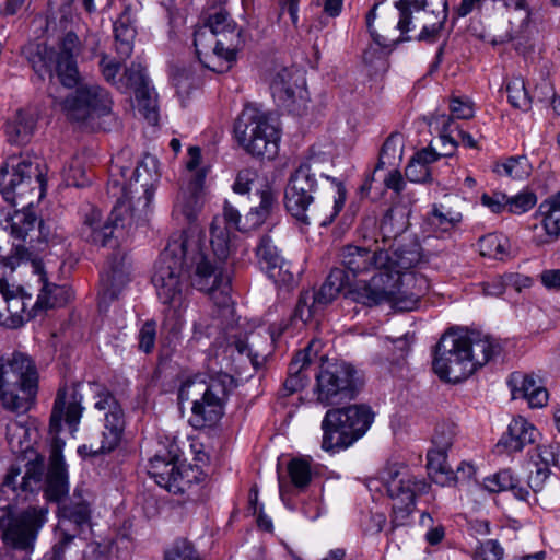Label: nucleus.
Wrapping results in <instances>:
<instances>
[{"instance_id":"1","label":"nucleus","mask_w":560,"mask_h":560,"mask_svg":"<svg viewBox=\"0 0 560 560\" xmlns=\"http://www.w3.org/2000/svg\"><path fill=\"white\" fill-rule=\"evenodd\" d=\"M211 295L217 306L213 324L219 330L225 329L233 317L229 295L230 270L215 265L206 253L200 234L182 232L173 235L161 253L152 276L163 311L161 346L174 349L179 342L185 326L184 313L188 307L189 285Z\"/></svg>"},{"instance_id":"2","label":"nucleus","mask_w":560,"mask_h":560,"mask_svg":"<svg viewBox=\"0 0 560 560\" xmlns=\"http://www.w3.org/2000/svg\"><path fill=\"white\" fill-rule=\"evenodd\" d=\"M131 152L124 149L110 162L108 192L118 197L108 218L103 221L100 210L92 208L85 213L81 236L86 242L114 247L120 231L133 222L143 220L151 210L159 175L156 161L147 156L135 168Z\"/></svg>"},{"instance_id":"3","label":"nucleus","mask_w":560,"mask_h":560,"mask_svg":"<svg viewBox=\"0 0 560 560\" xmlns=\"http://www.w3.org/2000/svg\"><path fill=\"white\" fill-rule=\"evenodd\" d=\"M363 243L345 245L339 254L346 275L353 278L371 275L369 281H361L349 290L351 299L366 306L388 303L397 311L409 312L418 307L420 299L429 290V281L407 276L405 285L412 284L413 291L404 298L395 295V284L387 278L385 282V247L377 237L369 238L362 234Z\"/></svg>"},{"instance_id":"4","label":"nucleus","mask_w":560,"mask_h":560,"mask_svg":"<svg viewBox=\"0 0 560 560\" xmlns=\"http://www.w3.org/2000/svg\"><path fill=\"white\" fill-rule=\"evenodd\" d=\"M35 180L40 189L44 188L45 178L40 170V159L30 152L9 155L0 167V194L5 202L12 207L22 206L5 220L4 231L15 240L42 242L43 221L38 220L32 201L26 199L33 192L32 182Z\"/></svg>"},{"instance_id":"5","label":"nucleus","mask_w":560,"mask_h":560,"mask_svg":"<svg viewBox=\"0 0 560 560\" xmlns=\"http://www.w3.org/2000/svg\"><path fill=\"white\" fill-rule=\"evenodd\" d=\"M500 353L491 337L477 331H446L434 351L433 370L441 380L458 383Z\"/></svg>"},{"instance_id":"6","label":"nucleus","mask_w":560,"mask_h":560,"mask_svg":"<svg viewBox=\"0 0 560 560\" xmlns=\"http://www.w3.org/2000/svg\"><path fill=\"white\" fill-rule=\"evenodd\" d=\"M81 51L82 43L71 31L59 39L57 51L39 42H30L22 48V55L38 77H52L55 73L60 83L69 89L77 86L80 81L77 58Z\"/></svg>"},{"instance_id":"7","label":"nucleus","mask_w":560,"mask_h":560,"mask_svg":"<svg viewBox=\"0 0 560 560\" xmlns=\"http://www.w3.org/2000/svg\"><path fill=\"white\" fill-rule=\"evenodd\" d=\"M235 383L232 375L219 372L208 382L188 380L179 388L178 399L191 401L189 423L196 429L214 425L224 413V406Z\"/></svg>"},{"instance_id":"8","label":"nucleus","mask_w":560,"mask_h":560,"mask_svg":"<svg viewBox=\"0 0 560 560\" xmlns=\"http://www.w3.org/2000/svg\"><path fill=\"white\" fill-rule=\"evenodd\" d=\"M37 390V372L32 359L13 352L0 357V400L11 411L30 409Z\"/></svg>"},{"instance_id":"9","label":"nucleus","mask_w":560,"mask_h":560,"mask_svg":"<svg viewBox=\"0 0 560 560\" xmlns=\"http://www.w3.org/2000/svg\"><path fill=\"white\" fill-rule=\"evenodd\" d=\"M374 421V413L366 405H350L329 409L323 421L322 448L338 452L361 439Z\"/></svg>"},{"instance_id":"10","label":"nucleus","mask_w":560,"mask_h":560,"mask_svg":"<svg viewBox=\"0 0 560 560\" xmlns=\"http://www.w3.org/2000/svg\"><path fill=\"white\" fill-rule=\"evenodd\" d=\"M240 145L250 155L273 159L279 150L280 131L270 116L255 107L246 106L235 124Z\"/></svg>"},{"instance_id":"11","label":"nucleus","mask_w":560,"mask_h":560,"mask_svg":"<svg viewBox=\"0 0 560 560\" xmlns=\"http://www.w3.org/2000/svg\"><path fill=\"white\" fill-rule=\"evenodd\" d=\"M65 442L55 436L50 445V462L49 468L44 476V457L37 456L35 460L27 464L25 475L22 478L21 488L23 491H38L44 490L45 498L51 502H60V500L68 493V475L62 457V450Z\"/></svg>"},{"instance_id":"12","label":"nucleus","mask_w":560,"mask_h":560,"mask_svg":"<svg viewBox=\"0 0 560 560\" xmlns=\"http://www.w3.org/2000/svg\"><path fill=\"white\" fill-rule=\"evenodd\" d=\"M332 196L329 200L320 205V208H313V192L306 191L300 187L287 185L284 191V206L287 211L296 220L304 224H310L312 220L318 221L320 225L330 224L342 210L346 201V188L343 184L336 178L331 179Z\"/></svg>"},{"instance_id":"13","label":"nucleus","mask_w":560,"mask_h":560,"mask_svg":"<svg viewBox=\"0 0 560 560\" xmlns=\"http://www.w3.org/2000/svg\"><path fill=\"white\" fill-rule=\"evenodd\" d=\"M382 480L392 504V524L402 526L408 522L415 509L418 494L428 490V483L418 479L406 466L393 465L382 472Z\"/></svg>"},{"instance_id":"14","label":"nucleus","mask_w":560,"mask_h":560,"mask_svg":"<svg viewBox=\"0 0 560 560\" xmlns=\"http://www.w3.org/2000/svg\"><path fill=\"white\" fill-rule=\"evenodd\" d=\"M47 508L30 506L20 513L11 508L1 510L0 537L10 547L21 550L33 548L38 533L47 522Z\"/></svg>"},{"instance_id":"15","label":"nucleus","mask_w":560,"mask_h":560,"mask_svg":"<svg viewBox=\"0 0 560 560\" xmlns=\"http://www.w3.org/2000/svg\"><path fill=\"white\" fill-rule=\"evenodd\" d=\"M11 254L4 258V266L14 271L16 267H23L37 276V281L42 283V289L36 302L30 310L32 317L38 310H48L66 305L72 299V290L68 285H57L47 282L40 261L31 259V253L23 245H13Z\"/></svg>"},{"instance_id":"16","label":"nucleus","mask_w":560,"mask_h":560,"mask_svg":"<svg viewBox=\"0 0 560 560\" xmlns=\"http://www.w3.org/2000/svg\"><path fill=\"white\" fill-rule=\"evenodd\" d=\"M420 10L417 0H399L388 3L387 1L377 3L366 15V26L374 42L380 46H387V38L378 31L389 32L399 30L404 40H410L411 36H405L411 27L412 10Z\"/></svg>"},{"instance_id":"17","label":"nucleus","mask_w":560,"mask_h":560,"mask_svg":"<svg viewBox=\"0 0 560 560\" xmlns=\"http://www.w3.org/2000/svg\"><path fill=\"white\" fill-rule=\"evenodd\" d=\"M385 258L388 260L384 265L385 282L387 278L395 284V295L404 298L413 291V285H405L407 276H412L417 280L425 277L412 271L422 264V253L420 244L410 240L409 242H396L385 247Z\"/></svg>"},{"instance_id":"18","label":"nucleus","mask_w":560,"mask_h":560,"mask_svg":"<svg viewBox=\"0 0 560 560\" xmlns=\"http://www.w3.org/2000/svg\"><path fill=\"white\" fill-rule=\"evenodd\" d=\"M354 369L345 362L322 366L316 375V399L324 406L338 405L354 397Z\"/></svg>"},{"instance_id":"19","label":"nucleus","mask_w":560,"mask_h":560,"mask_svg":"<svg viewBox=\"0 0 560 560\" xmlns=\"http://www.w3.org/2000/svg\"><path fill=\"white\" fill-rule=\"evenodd\" d=\"M94 387L96 388L94 408L104 413V430L101 445L95 448L90 445L89 454L91 455L115 450L121 441L126 424L124 410L115 396L98 385H94Z\"/></svg>"},{"instance_id":"20","label":"nucleus","mask_w":560,"mask_h":560,"mask_svg":"<svg viewBox=\"0 0 560 560\" xmlns=\"http://www.w3.org/2000/svg\"><path fill=\"white\" fill-rule=\"evenodd\" d=\"M68 117L84 120L92 116H105L110 113L113 101L108 92L97 84H80L75 92L60 103Z\"/></svg>"},{"instance_id":"21","label":"nucleus","mask_w":560,"mask_h":560,"mask_svg":"<svg viewBox=\"0 0 560 560\" xmlns=\"http://www.w3.org/2000/svg\"><path fill=\"white\" fill-rule=\"evenodd\" d=\"M191 468L179 467L177 464V454L175 451L158 452L149 460L148 474L154 481L168 492L174 494L183 493L190 487L191 480L188 475Z\"/></svg>"},{"instance_id":"22","label":"nucleus","mask_w":560,"mask_h":560,"mask_svg":"<svg viewBox=\"0 0 560 560\" xmlns=\"http://www.w3.org/2000/svg\"><path fill=\"white\" fill-rule=\"evenodd\" d=\"M242 226H244V221H242L238 210L230 202L225 201L223 218H215L210 229V245L213 254L212 261L215 265H222L229 270L228 259L232 253L230 229L245 232Z\"/></svg>"},{"instance_id":"23","label":"nucleus","mask_w":560,"mask_h":560,"mask_svg":"<svg viewBox=\"0 0 560 560\" xmlns=\"http://www.w3.org/2000/svg\"><path fill=\"white\" fill-rule=\"evenodd\" d=\"M91 509L86 501L81 498L79 491H74L73 499L60 508L59 530L62 537L59 544L55 545L56 556L63 552L66 546L79 535L84 527L90 525Z\"/></svg>"},{"instance_id":"24","label":"nucleus","mask_w":560,"mask_h":560,"mask_svg":"<svg viewBox=\"0 0 560 560\" xmlns=\"http://www.w3.org/2000/svg\"><path fill=\"white\" fill-rule=\"evenodd\" d=\"M269 89L279 106L294 110L299 100L303 98L305 79L294 68H275L269 74Z\"/></svg>"},{"instance_id":"25","label":"nucleus","mask_w":560,"mask_h":560,"mask_svg":"<svg viewBox=\"0 0 560 560\" xmlns=\"http://www.w3.org/2000/svg\"><path fill=\"white\" fill-rule=\"evenodd\" d=\"M130 265L125 254L116 252L108 258L101 272L100 307H107L110 302L118 299L130 280Z\"/></svg>"},{"instance_id":"26","label":"nucleus","mask_w":560,"mask_h":560,"mask_svg":"<svg viewBox=\"0 0 560 560\" xmlns=\"http://www.w3.org/2000/svg\"><path fill=\"white\" fill-rule=\"evenodd\" d=\"M218 37L205 25L198 26L194 32V46L198 60L209 70L214 72L228 71L235 61L234 55H228L222 47L217 44Z\"/></svg>"},{"instance_id":"27","label":"nucleus","mask_w":560,"mask_h":560,"mask_svg":"<svg viewBox=\"0 0 560 560\" xmlns=\"http://www.w3.org/2000/svg\"><path fill=\"white\" fill-rule=\"evenodd\" d=\"M83 412L82 395L77 386L62 387L58 390L54 409L50 417L49 430L51 433H58L61 428V421L72 431H77Z\"/></svg>"},{"instance_id":"28","label":"nucleus","mask_w":560,"mask_h":560,"mask_svg":"<svg viewBox=\"0 0 560 560\" xmlns=\"http://www.w3.org/2000/svg\"><path fill=\"white\" fill-rule=\"evenodd\" d=\"M256 257L260 268L276 283L290 284L293 282L294 275L290 271V265L283 259L269 235H262L259 238Z\"/></svg>"},{"instance_id":"29","label":"nucleus","mask_w":560,"mask_h":560,"mask_svg":"<svg viewBox=\"0 0 560 560\" xmlns=\"http://www.w3.org/2000/svg\"><path fill=\"white\" fill-rule=\"evenodd\" d=\"M348 283L349 279L345 270L339 268L332 269L320 289L314 294L311 307L307 306L305 298L300 299L294 317H299L303 323H306L312 316V308L332 302Z\"/></svg>"},{"instance_id":"30","label":"nucleus","mask_w":560,"mask_h":560,"mask_svg":"<svg viewBox=\"0 0 560 560\" xmlns=\"http://www.w3.org/2000/svg\"><path fill=\"white\" fill-rule=\"evenodd\" d=\"M276 339L273 329L262 336L259 331L248 334L245 339H236L230 348L235 350L242 360L247 359L255 370L264 365L267 357L271 352L272 342Z\"/></svg>"},{"instance_id":"31","label":"nucleus","mask_w":560,"mask_h":560,"mask_svg":"<svg viewBox=\"0 0 560 560\" xmlns=\"http://www.w3.org/2000/svg\"><path fill=\"white\" fill-rule=\"evenodd\" d=\"M203 25L218 37L217 44L220 49L223 47L230 56L236 54L243 43L241 30L225 10L220 9L210 14Z\"/></svg>"},{"instance_id":"32","label":"nucleus","mask_w":560,"mask_h":560,"mask_svg":"<svg viewBox=\"0 0 560 560\" xmlns=\"http://www.w3.org/2000/svg\"><path fill=\"white\" fill-rule=\"evenodd\" d=\"M206 175L196 173L188 178L186 186H183L174 203V215H183L187 221H192L202 208V189Z\"/></svg>"},{"instance_id":"33","label":"nucleus","mask_w":560,"mask_h":560,"mask_svg":"<svg viewBox=\"0 0 560 560\" xmlns=\"http://www.w3.org/2000/svg\"><path fill=\"white\" fill-rule=\"evenodd\" d=\"M320 348V340L313 339L303 351L298 352L292 359L282 388L283 395H291L305 387L308 382L306 370L312 362V357H315Z\"/></svg>"},{"instance_id":"34","label":"nucleus","mask_w":560,"mask_h":560,"mask_svg":"<svg viewBox=\"0 0 560 560\" xmlns=\"http://www.w3.org/2000/svg\"><path fill=\"white\" fill-rule=\"evenodd\" d=\"M509 383L513 399H525L530 408H542L547 405L549 394L540 378L533 374L513 373Z\"/></svg>"},{"instance_id":"35","label":"nucleus","mask_w":560,"mask_h":560,"mask_svg":"<svg viewBox=\"0 0 560 560\" xmlns=\"http://www.w3.org/2000/svg\"><path fill=\"white\" fill-rule=\"evenodd\" d=\"M463 221L460 211L453 210L444 203H433L425 214L423 229L435 237L450 235Z\"/></svg>"},{"instance_id":"36","label":"nucleus","mask_w":560,"mask_h":560,"mask_svg":"<svg viewBox=\"0 0 560 560\" xmlns=\"http://www.w3.org/2000/svg\"><path fill=\"white\" fill-rule=\"evenodd\" d=\"M539 435L533 423L518 416L511 421L506 433L502 435L497 446H502L510 453L520 452L526 445L535 443Z\"/></svg>"},{"instance_id":"37","label":"nucleus","mask_w":560,"mask_h":560,"mask_svg":"<svg viewBox=\"0 0 560 560\" xmlns=\"http://www.w3.org/2000/svg\"><path fill=\"white\" fill-rule=\"evenodd\" d=\"M36 118L33 113L19 109L7 120L4 132L8 141L13 144H26L35 130Z\"/></svg>"},{"instance_id":"38","label":"nucleus","mask_w":560,"mask_h":560,"mask_svg":"<svg viewBox=\"0 0 560 560\" xmlns=\"http://www.w3.org/2000/svg\"><path fill=\"white\" fill-rule=\"evenodd\" d=\"M259 205L253 207L244 219V231H252L262 225L277 208V199L272 188L266 184L258 191Z\"/></svg>"},{"instance_id":"39","label":"nucleus","mask_w":560,"mask_h":560,"mask_svg":"<svg viewBox=\"0 0 560 560\" xmlns=\"http://www.w3.org/2000/svg\"><path fill=\"white\" fill-rule=\"evenodd\" d=\"M421 5L425 15H433L436 21L425 23L418 34L419 40L432 42L436 38L447 19L446 0H421Z\"/></svg>"},{"instance_id":"40","label":"nucleus","mask_w":560,"mask_h":560,"mask_svg":"<svg viewBox=\"0 0 560 560\" xmlns=\"http://www.w3.org/2000/svg\"><path fill=\"white\" fill-rule=\"evenodd\" d=\"M438 159V152L431 148L417 152L405 168L406 178L412 183H427L431 180L430 164Z\"/></svg>"},{"instance_id":"41","label":"nucleus","mask_w":560,"mask_h":560,"mask_svg":"<svg viewBox=\"0 0 560 560\" xmlns=\"http://www.w3.org/2000/svg\"><path fill=\"white\" fill-rule=\"evenodd\" d=\"M483 488L491 492L512 491L518 500H527L529 491L518 486V481L514 478L510 469H503L499 472L483 479Z\"/></svg>"},{"instance_id":"42","label":"nucleus","mask_w":560,"mask_h":560,"mask_svg":"<svg viewBox=\"0 0 560 560\" xmlns=\"http://www.w3.org/2000/svg\"><path fill=\"white\" fill-rule=\"evenodd\" d=\"M430 126L439 131V140L444 148L443 152L438 153L439 158L441 155H452L458 145V137L456 135V129H458L457 124H455L450 115L436 114L432 117Z\"/></svg>"},{"instance_id":"43","label":"nucleus","mask_w":560,"mask_h":560,"mask_svg":"<svg viewBox=\"0 0 560 560\" xmlns=\"http://www.w3.org/2000/svg\"><path fill=\"white\" fill-rule=\"evenodd\" d=\"M33 435H36V430L26 421L11 420L7 424V441L14 454L27 452L32 447Z\"/></svg>"},{"instance_id":"44","label":"nucleus","mask_w":560,"mask_h":560,"mask_svg":"<svg viewBox=\"0 0 560 560\" xmlns=\"http://www.w3.org/2000/svg\"><path fill=\"white\" fill-rule=\"evenodd\" d=\"M427 469L435 483L446 486L454 480V471L447 465L445 451L433 447L429 450L427 454Z\"/></svg>"},{"instance_id":"45","label":"nucleus","mask_w":560,"mask_h":560,"mask_svg":"<svg viewBox=\"0 0 560 560\" xmlns=\"http://www.w3.org/2000/svg\"><path fill=\"white\" fill-rule=\"evenodd\" d=\"M538 215L546 233L556 238L560 234V190L539 205Z\"/></svg>"},{"instance_id":"46","label":"nucleus","mask_w":560,"mask_h":560,"mask_svg":"<svg viewBox=\"0 0 560 560\" xmlns=\"http://www.w3.org/2000/svg\"><path fill=\"white\" fill-rule=\"evenodd\" d=\"M406 229V220L402 213H398L389 209L384 214L380 224V241L381 246L387 247L393 243L398 242L397 236L400 235Z\"/></svg>"},{"instance_id":"47","label":"nucleus","mask_w":560,"mask_h":560,"mask_svg":"<svg viewBox=\"0 0 560 560\" xmlns=\"http://www.w3.org/2000/svg\"><path fill=\"white\" fill-rule=\"evenodd\" d=\"M402 149H404V139L400 133H392L385 142L383 143L378 162L375 166L374 173L383 170L386 165H394L397 161H400L402 158ZM374 179V175H372L371 180Z\"/></svg>"},{"instance_id":"48","label":"nucleus","mask_w":560,"mask_h":560,"mask_svg":"<svg viewBox=\"0 0 560 560\" xmlns=\"http://www.w3.org/2000/svg\"><path fill=\"white\" fill-rule=\"evenodd\" d=\"M114 34L117 54L124 59L130 57L133 50L136 30L129 24L125 15H121L114 23Z\"/></svg>"},{"instance_id":"49","label":"nucleus","mask_w":560,"mask_h":560,"mask_svg":"<svg viewBox=\"0 0 560 560\" xmlns=\"http://www.w3.org/2000/svg\"><path fill=\"white\" fill-rule=\"evenodd\" d=\"M135 94L136 106L139 113L151 124L159 119L156 93L150 85L140 88Z\"/></svg>"},{"instance_id":"50","label":"nucleus","mask_w":560,"mask_h":560,"mask_svg":"<svg viewBox=\"0 0 560 560\" xmlns=\"http://www.w3.org/2000/svg\"><path fill=\"white\" fill-rule=\"evenodd\" d=\"M149 85L150 81L142 65L139 62H132L119 79L117 89L122 93H129L131 91L136 93L140 88H147Z\"/></svg>"},{"instance_id":"51","label":"nucleus","mask_w":560,"mask_h":560,"mask_svg":"<svg viewBox=\"0 0 560 560\" xmlns=\"http://www.w3.org/2000/svg\"><path fill=\"white\" fill-rule=\"evenodd\" d=\"M287 471L291 483L299 489H305L312 479L310 462L305 458L295 457L289 460Z\"/></svg>"},{"instance_id":"52","label":"nucleus","mask_w":560,"mask_h":560,"mask_svg":"<svg viewBox=\"0 0 560 560\" xmlns=\"http://www.w3.org/2000/svg\"><path fill=\"white\" fill-rule=\"evenodd\" d=\"M495 172L512 179H524L530 174V166L525 156H511L497 165Z\"/></svg>"},{"instance_id":"53","label":"nucleus","mask_w":560,"mask_h":560,"mask_svg":"<svg viewBox=\"0 0 560 560\" xmlns=\"http://www.w3.org/2000/svg\"><path fill=\"white\" fill-rule=\"evenodd\" d=\"M508 98L510 104L522 110L530 107V97L526 91L523 78H512L506 85Z\"/></svg>"},{"instance_id":"54","label":"nucleus","mask_w":560,"mask_h":560,"mask_svg":"<svg viewBox=\"0 0 560 560\" xmlns=\"http://www.w3.org/2000/svg\"><path fill=\"white\" fill-rule=\"evenodd\" d=\"M506 240L495 233L482 236L479 240L480 254L485 257L502 259L506 253Z\"/></svg>"},{"instance_id":"55","label":"nucleus","mask_w":560,"mask_h":560,"mask_svg":"<svg viewBox=\"0 0 560 560\" xmlns=\"http://www.w3.org/2000/svg\"><path fill=\"white\" fill-rule=\"evenodd\" d=\"M292 187H300L306 191L314 192L317 186L315 174L311 170L307 162L300 164V166L292 173L288 182Z\"/></svg>"},{"instance_id":"56","label":"nucleus","mask_w":560,"mask_h":560,"mask_svg":"<svg viewBox=\"0 0 560 560\" xmlns=\"http://www.w3.org/2000/svg\"><path fill=\"white\" fill-rule=\"evenodd\" d=\"M63 179L68 186L83 187L89 183L85 170L79 158H73L63 168Z\"/></svg>"},{"instance_id":"57","label":"nucleus","mask_w":560,"mask_h":560,"mask_svg":"<svg viewBox=\"0 0 560 560\" xmlns=\"http://www.w3.org/2000/svg\"><path fill=\"white\" fill-rule=\"evenodd\" d=\"M258 174L253 168H244L237 173L236 179L233 184V190L236 194H247L254 187L257 188V192L262 188V185L258 187Z\"/></svg>"},{"instance_id":"58","label":"nucleus","mask_w":560,"mask_h":560,"mask_svg":"<svg viewBox=\"0 0 560 560\" xmlns=\"http://www.w3.org/2000/svg\"><path fill=\"white\" fill-rule=\"evenodd\" d=\"M156 342V322L153 319L144 322L138 332V347L144 353H151Z\"/></svg>"},{"instance_id":"59","label":"nucleus","mask_w":560,"mask_h":560,"mask_svg":"<svg viewBox=\"0 0 560 560\" xmlns=\"http://www.w3.org/2000/svg\"><path fill=\"white\" fill-rule=\"evenodd\" d=\"M165 560H201L191 544L186 540H178L166 550Z\"/></svg>"},{"instance_id":"60","label":"nucleus","mask_w":560,"mask_h":560,"mask_svg":"<svg viewBox=\"0 0 560 560\" xmlns=\"http://www.w3.org/2000/svg\"><path fill=\"white\" fill-rule=\"evenodd\" d=\"M504 549L494 539H488L481 542L474 551V560H501Z\"/></svg>"},{"instance_id":"61","label":"nucleus","mask_w":560,"mask_h":560,"mask_svg":"<svg viewBox=\"0 0 560 560\" xmlns=\"http://www.w3.org/2000/svg\"><path fill=\"white\" fill-rule=\"evenodd\" d=\"M537 202L535 194L522 191L513 197H509L508 210L511 213L522 214L530 210Z\"/></svg>"},{"instance_id":"62","label":"nucleus","mask_w":560,"mask_h":560,"mask_svg":"<svg viewBox=\"0 0 560 560\" xmlns=\"http://www.w3.org/2000/svg\"><path fill=\"white\" fill-rule=\"evenodd\" d=\"M455 438V428L450 424H441L436 427L432 438L433 448L447 452L453 445Z\"/></svg>"},{"instance_id":"63","label":"nucleus","mask_w":560,"mask_h":560,"mask_svg":"<svg viewBox=\"0 0 560 560\" xmlns=\"http://www.w3.org/2000/svg\"><path fill=\"white\" fill-rule=\"evenodd\" d=\"M529 465L528 486L534 492H537L542 489L546 480L548 479L550 468L540 465L537 460L532 462Z\"/></svg>"},{"instance_id":"64","label":"nucleus","mask_w":560,"mask_h":560,"mask_svg":"<svg viewBox=\"0 0 560 560\" xmlns=\"http://www.w3.org/2000/svg\"><path fill=\"white\" fill-rule=\"evenodd\" d=\"M480 201L481 205L487 207L491 212L501 213L508 209L509 196L499 191H495L491 195L483 194Z\"/></svg>"}]
</instances>
